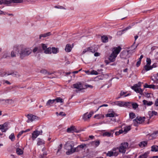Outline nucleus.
<instances>
[{
  "label": "nucleus",
  "mask_w": 158,
  "mask_h": 158,
  "mask_svg": "<svg viewBox=\"0 0 158 158\" xmlns=\"http://www.w3.org/2000/svg\"><path fill=\"white\" fill-rule=\"evenodd\" d=\"M55 8H57L58 9H65V8L63 7L62 6H55Z\"/></svg>",
  "instance_id": "51"
},
{
  "label": "nucleus",
  "mask_w": 158,
  "mask_h": 158,
  "mask_svg": "<svg viewBox=\"0 0 158 158\" xmlns=\"http://www.w3.org/2000/svg\"><path fill=\"white\" fill-rule=\"evenodd\" d=\"M143 102L144 105H147L148 106H150L153 104V102L152 101H148L146 100H143Z\"/></svg>",
  "instance_id": "19"
},
{
  "label": "nucleus",
  "mask_w": 158,
  "mask_h": 158,
  "mask_svg": "<svg viewBox=\"0 0 158 158\" xmlns=\"http://www.w3.org/2000/svg\"><path fill=\"white\" fill-rule=\"evenodd\" d=\"M40 73L44 74H46L47 75H51L52 74V73H50L48 72L46 70L42 69L40 71Z\"/></svg>",
  "instance_id": "27"
},
{
  "label": "nucleus",
  "mask_w": 158,
  "mask_h": 158,
  "mask_svg": "<svg viewBox=\"0 0 158 158\" xmlns=\"http://www.w3.org/2000/svg\"><path fill=\"white\" fill-rule=\"evenodd\" d=\"M100 142L99 141H96L95 142V145L96 146H97L99 145L100 144Z\"/></svg>",
  "instance_id": "60"
},
{
  "label": "nucleus",
  "mask_w": 158,
  "mask_h": 158,
  "mask_svg": "<svg viewBox=\"0 0 158 158\" xmlns=\"http://www.w3.org/2000/svg\"><path fill=\"white\" fill-rule=\"evenodd\" d=\"M58 115H62V116H65L66 115V114L63 112H60Z\"/></svg>",
  "instance_id": "57"
},
{
  "label": "nucleus",
  "mask_w": 158,
  "mask_h": 158,
  "mask_svg": "<svg viewBox=\"0 0 158 158\" xmlns=\"http://www.w3.org/2000/svg\"><path fill=\"white\" fill-rule=\"evenodd\" d=\"M78 147L79 148H83L84 147L86 146V144H83L81 145H79L78 146Z\"/></svg>",
  "instance_id": "49"
},
{
  "label": "nucleus",
  "mask_w": 158,
  "mask_h": 158,
  "mask_svg": "<svg viewBox=\"0 0 158 158\" xmlns=\"http://www.w3.org/2000/svg\"><path fill=\"white\" fill-rule=\"evenodd\" d=\"M141 86V82H139L138 84H135L133 86H131V88L137 93H139L140 94L142 95L143 94V90L140 88Z\"/></svg>",
  "instance_id": "3"
},
{
  "label": "nucleus",
  "mask_w": 158,
  "mask_h": 158,
  "mask_svg": "<svg viewBox=\"0 0 158 158\" xmlns=\"http://www.w3.org/2000/svg\"><path fill=\"white\" fill-rule=\"evenodd\" d=\"M135 42L131 46V47L130 48H129V49H130L129 50H130V51H132L134 50H135L137 46H136L135 45H134L135 44Z\"/></svg>",
  "instance_id": "33"
},
{
  "label": "nucleus",
  "mask_w": 158,
  "mask_h": 158,
  "mask_svg": "<svg viewBox=\"0 0 158 158\" xmlns=\"http://www.w3.org/2000/svg\"><path fill=\"white\" fill-rule=\"evenodd\" d=\"M72 49L71 45L70 44H67L66 45L65 48V51L67 52H70Z\"/></svg>",
  "instance_id": "14"
},
{
  "label": "nucleus",
  "mask_w": 158,
  "mask_h": 158,
  "mask_svg": "<svg viewBox=\"0 0 158 158\" xmlns=\"http://www.w3.org/2000/svg\"><path fill=\"white\" fill-rule=\"evenodd\" d=\"M108 106V105L107 104H104L102 105L99 106V107L98 108L97 110V111H98L100 107H103V106L107 107Z\"/></svg>",
  "instance_id": "58"
},
{
  "label": "nucleus",
  "mask_w": 158,
  "mask_h": 158,
  "mask_svg": "<svg viewBox=\"0 0 158 158\" xmlns=\"http://www.w3.org/2000/svg\"><path fill=\"white\" fill-rule=\"evenodd\" d=\"M21 47V49L19 51V57L23 59L26 56H29L32 52V50L29 48H25L23 45H19Z\"/></svg>",
  "instance_id": "1"
},
{
  "label": "nucleus",
  "mask_w": 158,
  "mask_h": 158,
  "mask_svg": "<svg viewBox=\"0 0 158 158\" xmlns=\"http://www.w3.org/2000/svg\"><path fill=\"white\" fill-rule=\"evenodd\" d=\"M151 151L152 152H157L158 151V146L153 145L151 147Z\"/></svg>",
  "instance_id": "26"
},
{
  "label": "nucleus",
  "mask_w": 158,
  "mask_h": 158,
  "mask_svg": "<svg viewBox=\"0 0 158 158\" xmlns=\"http://www.w3.org/2000/svg\"><path fill=\"white\" fill-rule=\"evenodd\" d=\"M128 146V143L127 142H124L121 144L119 148V152L122 153H125L126 152V149Z\"/></svg>",
  "instance_id": "5"
},
{
  "label": "nucleus",
  "mask_w": 158,
  "mask_h": 158,
  "mask_svg": "<svg viewBox=\"0 0 158 158\" xmlns=\"http://www.w3.org/2000/svg\"><path fill=\"white\" fill-rule=\"evenodd\" d=\"M16 153L17 154L20 155L23 153V152L22 149L18 148L16 149Z\"/></svg>",
  "instance_id": "31"
},
{
  "label": "nucleus",
  "mask_w": 158,
  "mask_h": 158,
  "mask_svg": "<svg viewBox=\"0 0 158 158\" xmlns=\"http://www.w3.org/2000/svg\"><path fill=\"white\" fill-rule=\"evenodd\" d=\"M74 144L73 141L67 142L65 144L64 148L65 149L68 151L66 152V154L69 155L75 152V150H73Z\"/></svg>",
  "instance_id": "2"
},
{
  "label": "nucleus",
  "mask_w": 158,
  "mask_h": 158,
  "mask_svg": "<svg viewBox=\"0 0 158 158\" xmlns=\"http://www.w3.org/2000/svg\"><path fill=\"white\" fill-rule=\"evenodd\" d=\"M129 117L131 119H133L135 117V114L133 113H131L129 114Z\"/></svg>",
  "instance_id": "38"
},
{
  "label": "nucleus",
  "mask_w": 158,
  "mask_h": 158,
  "mask_svg": "<svg viewBox=\"0 0 158 158\" xmlns=\"http://www.w3.org/2000/svg\"><path fill=\"white\" fill-rule=\"evenodd\" d=\"M37 51L39 52H40V49L39 48L35 47L33 49V52L34 53H35Z\"/></svg>",
  "instance_id": "36"
},
{
  "label": "nucleus",
  "mask_w": 158,
  "mask_h": 158,
  "mask_svg": "<svg viewBox=\"0 0 158 158\" xmlns=\"http://www.w3.org/2000/svg\"><path fill=\"white\" fill-rule=\"evenodd\" d=\"M73 88L77 89L79 90H81L83 89V86L81 83L78 82L73 85Z\"/></svg>",
  "instance_id": "10"
},
{
  "label": "nucleus",
  "mask_w": 158,
  "mask_h": 158,
  "mask_svg": "<svg viewBox=\"0 0 158 158\" xmlns=\"http://www.w3.org/2000/svg\"><path fill=\"white\" fill-rule=\"evenodd\" d=\"M148 114L149 116V118H151L154 115H156L157 114V113L155 111H149L148 112Z\"/></svg>",
  "instance_id": "18"
},
{
  "label": "nucleus",
  "mask_w": 158,
  "mask_h": 158,
  "mask_svg": "<svg viewBox=\"0 0 158 158\" xmlns=\"http://www.w3.org/2000/svg\"><path fill=\"white\" fill-rule=\"evenodd\" d=\"M62 147V144H61L58 147V149L57 150V152H58L60 151V150L61 149Z\"/></svg>",
  "instance_id": "56"
},
{
  "label": "nucleus",
  "mask_w": 158,
  "mask_h": 158,
  "mask_svg": "<svg viewBox=\"0 0 158 158\" xmlns=\"http://www.w3.org/2000/svg\"><path fill=\"white\" fill-rule=\"evenodd\" d=\"M73 150H75V152H78L81 150V149L79 148V147H78V146L76 148H73Z\"/></svg>",
  "instance_id": "53"
},
{
  "label": "nucleus",
  "mask_w": 158,
  "mask_h": 158,
  "mask_svg": "<svg viewBox=\"0 0 158 158\" xmlns=\"http://www.w3.org/2000/svg\"><path fill=\"white\" fill-rule=\"evenodd\" d=\"M23 0H9L6 1L5 3L6 4H9L12 3H18L22 2Z\"/></svg>",
  "instance_id": "12"
},
{
  "label": "nucleus",
  "mask_w": 158,
  "mask_h": 158,
  "mask_svg": "<svg viewBox=\"0 0 158 158\" xmlns=\"http://www.w3.org/2000/svg\"><path fill=\"white\" fill-rule=\"evenodd\" d=\"M131 129V127L130 126H128L125 127L124 129V131L125 132H127L128 131H130Z\"/></svg>",
  "instance_id": "37"
},
{
  "label": "nucleus",
  "mask_w": 158,
  "mask_h": 158,
  "mask_svg": "<svg viewBox=\"0 0 158 158\" xmlns=\"http://www.w3.org/2000/svg\"><path fill=\"white\" fill-rule=\"evenodd\" d=\"M148 144V142L147 141H142L139 144V146L141 148H143L146 146Z\"/></svg>",
  "instance_id": "16"
},
{
  "label": "nucleus",
  "mask_w": 158,
  "mask_h": 158,
  "mask_svg": "<svg viewBox=\"0 0 158 158\" xmlns=\"http://www.w3.org/2000/svg\"><path fill=\"white\" fill-rule=\"evenodd\" d=\"M93 114H94V112H92V111L90 112L89 113V114H88V116H87L88 118H90Z\"/></svg>",
  "instance_id": "54"
},
{
  "label": "nucleus",
  "mask_w": 158,
  "mask_h": 158,
  "mask_svg": "<svg viewBox=\"0 0 158 158\" xmlns=\"http://www.w3.org/2000/svg\"><path fill=\"white\" fill-rule=\"evenodd\" d=\"M45 144V141L40 138L38 139L37 144L38 145H40Z\"/></svg>",
  "instance_id": "22"
},
{
  "label": "nucleus",
  "mask_w": 158,
  "mask_h": 158,
  "mask_svg": "<svg viewBox=\"0 0 158 158\" xmlns=\"http://www.w3.org/2000/svg\"><path fill=\"white\" fill-rule=\"evenodd\" d=\"M55 101H56L57 102L62 103L63 102V100L60 97L57 98L56 99H54Z\"/></svg>",
  "instance_id": "34"
},
{
  "label": "nucleus",
  "mask_w": 158,
  "mask_h": 158,
  "mask_svg": "<svg viewBox=\"0 0 158 158\" xmlns=\"http://www.w3.org/2000/svg\"><path fill=\"white\" fill-rule=\"evenodd\" d=\"M148 152H145L143 154L140 155L139 156V158H147L148 156Z\"/></svg>",
  "instance_id": "32"
},
{
  "label": "nucleus",
  "mask_w": 158,
  "mask_h": 158,
  "mask_svg": "<svg viewBox=\"0 0 158 158\" xmlns=\"http://www.w3.org/2000/svg\"><path fill=\"white\" fill-rule=\"evenodd\" d=\"M85 86H86V88L89 87L91 88H93V86L91 85H86Z\"/></svg>",
  "instance_id": "62"
},
{
  "label": "nucleus",
  "mask_w": 158,
  "mask_h": 158,
  "mask_svg": "<svg viewBox=\"0 0 158 158\" xmlns=\"http://www.w3.org/2000/svg\"><path fill=\"white\" fill-rule=\"evenodd\" d=\"M90 74L91 75H97L98 74V73L96 71L93 70L91 72Z\"/></svg>",
  "instance_id": "46"
},
{
  "label": "nucleus",
  "mask_w": 158,
  "mask_h": 158,
  "mask_svg": "<svg viewBox=\"0 0 158 158\" xmlns=\"http://www.w3.org/2000/svg\"><path fill=\"white\" fill-rule=\"evenodd\" d=\"M145 118V117H137L136 118L134 119L133 121L134 122H136L138 123H140L144 121Z\"/></svg>",
  "instance_id": "9"
},
{
  "label": "nucleus",
  "mask_w": 158,
  "mask_h": 158,
  "mask_svg": "<svg viewBox=\"0 0 158 158\" xmlns=\"http://www.w3.org/2000/svg\"><path fill=\"white\" fill-rule=\"evenodd\" d=\"M88 113L87 112L84 114L82 116V119L84 120L85 121H86L88 120V119H89L90 118H88Z\"/></svg>",
  "instance_id": "25"
},
{
  "label": "nucleus",
  "mask_w": 158,
  "mask_h": 158,
  "mask_svg": "<svg viewBox=\"0 0 158 158\" xmlns=\"http://www.w3.org/2000/svg\"><path fill=\"white\" fill-rule=\"evenodd\" d=\"M102 135L103 136H107L108 137L113 136V133L108 132H106L103 133Z\"/></svg>",
  "instance_id": "20"
},
{
  "label": "nucleus",
  "mask_w": 158,
  "mask_h": 158,
  "mask_svg": "<svg viewBox=\"0 0 158 158\" xmlns=\"http://www.w3.org/2000/svg\"><path fill=\"white\" fill-rule=\"evenodd\" d=\"M27 117L28 118V120L27 121V123L33 121L36 119V116L32 114H28Z\"/></svg>",
  "instance_id": "11"
},
{
  "label": "nucleus",
  "mask_w": 158,
  "mask_h": 158,
  "mask_svg": "<svg viewBox=\"0 0 158 158\" xmlns=\"http://www.w3.org/2000/svg\"><path fill=\"white\" fill-rule=\"evenodd\" d=\"M124 31H123V30H122L118 31L117 32V34L118 35H121L123 33V32Z\"/></svg>",
  "instance_id": "52"
},
{
  "label": "nucleus",
  "mask_w": 158,
  "mask_h": 158,
  "mask_svg": "<svg viewBox=\"0 0 158 158\" xmlns=\"http://www.w3.org/2000/svg\"><path fill=\"white\" fill-rule=\"evenodd\" d=\"M114 116V114L113 113H110L107 114L106 115V116L107 117H113Z\"/></svg>",
  "instance_id": "42"
},
{
  "label": "nucleus",
  "mask_w": 158,
  "mask_h": 158,
  "mask_svg": "<svg viewBox=\"0 0 158 158\" xmlns=\"http://www.w3.org/2000/svg\"><path fill=\"white\" fill-rule=\"evenodd\" d=\"M114 153V152L112 151H109L106 154L107 156H112Z\"/></svg>",
  "instance_id": "44"
},
{
  "label": "nucleus",
  "mask_w": 158,
  "mask_h": 158,
  "mask_svg": "<svg viewBox=\"0 0 158 158\" xmlns=\"http://www.w3.org/2000/svg\"><path fill=\"white\" fill-rule=\"evenodd\" d=\"M47 155V154L46 152H44L42 155H40L39 156L40 158H44L45 156Z\"/></svg>",
  "instance_id": "50"
},
{
  "label": "nucleus",
  "mask_w": 158,
  "mask_h": 158,
  "mask_svg": "<svg viewBox=\"0 0 158 158\" xmlns=\"http://www.w3.org/2000/svg\"><path fill=\"white\" fill-rule=\"evenodd\" d=\"M76 130V129L75 128V127L73 126H72L68 128L67 129V131L68 132H72V131H74L77 132Z\"/></svg>",
  "instance_id": "21"
},
{
  "label": "nucleus",
  "mask_w": 158,
  "mask_h": 158,
  "mask_svg": "<svg viewBox=\"0 0 158 158\" xmlns=\"http://www.w3.org/2000/svg\"><path fill=\"white\" fill-rule=\"evenodd\" d=\"M90 48H89V47L85 49L82 52V54H85V52H86L89 51H90Z\"/></svg>",
  "instance_id": "43"
},
{
  "label": "nucleus",
  "mask_w": 158,
  "mask_h": 158,
  "mask_svg": "<svg viewBox=\"0 0 158 158\" xmlns=\"http://www.w3.org/2000/svg\"><path fill=\"white\" fill-rule=\"evenodd\" d=\"M32 139L33 140H35L37 137L39 135V134H38L37 131H34L32 133Z\"/></svg>",
  "instance_id": "17"
},
{
  "label": "nucleus",
  "mask_w": 158,
  "mask_h": 158,
  "mask_svg": "<svg viewBox=\"0 0 158 158\" xmlns=\"http://www.w3.org/2000/svg\"><path fill=\"white\" fill-rule=\"evenodd\" d=\"M126 93V92H124L123 91H121L120 94V97L123 96V95L125 94Z\"/></svg>",
  "instance_id": "61"
},
{
  "label": "nucleus",
  "mask_w": 158,
  "mask_h": 158,
  "mask_svg": "<svg viewBox=\"0 0 158 158\" xmlns=\"http://www.w3.org/2000/svg\"><path fill=\"white\" fill-rule=\"evenodd\" d=\"M130 50H127V52L123 51L120 53V57L121 58H123L125 60H127V64L129 63V59L127 60L126 58V56L128 54Z\"/></svg>",
  "instance_id": "7"
},
{
  "label": "nucleus",
  "mask_w": 158,
  "mask_h": 158,
  "mask_svg": "<svg viewBox=\"0 0 158 158\" xmlns=\"http://www.w3.org/2000/svg\"><path fill=\"white\" fill-rule=\"evenodd\" d=\"M102 41L104 43H106L108 41V38L105 36H103L101 37Z\"/></svg>",
  "instance_id": "30"
},
{
  "label": "nucleus",
  "mask_w": 158,
  "mask_h": 158,
  "mask_svg": "<svg viewBox=\"0 0 158 158\" xmlns=\"http://www.w3.org/2000/svg\"><path fill=\"white\" fill-rule=\"evenodd\" d=\"M89 48H90V51L92 53H94L95 52V51H96L93 47H89Z\"/></svg>",
  "instance_id": "48"
},
{
  "label": "nucleus",
  "mask_w": 158,
  "mask_h": 158,
  "mask_svg": "<svg viewBox=\"0 0 158 158\" xmlns=\"http://www.w3.org/2000/svg\"><path fill=\"white\" fill-rule=\"evenodd\" d=\"M144 68L145 70H143V71H145V70L146 71H148L152 69V67H151V66L150 65H148L147 64H146L145 66H144Z\"/></svg>",
  "instance_id": "23"
},
{
  "label": "nucleus",
  "mask_w": 158,
  "mask_h": 158,
  "mask_svg": "<svg viewBox=\"0 0 158 158\" xmlns=\"http://www.w3.org/2000/svg\"><path fill=\"white\" fill-rule=\"evenodd\" d=\"M151 66V67H152V69L153 68L156 67V63H154L152 66Z\"/></svg>",
  "instance_id": "64"
},
{
  "label": "nucleus",
  "mask_w": 158,
  "mask_h": 158,
  "mask_svg": "<svg viewBox=\"0 0 158 158\" xmlns=\"http://www.w3.org/2000/svg\"><path fill=\"white\" fill-rule=\"evenodd\" d=\"M144 88L154 89L155 87V85H148L146 83L144 85Z\"/></svg>",
  "instance_id": "24"
},
{
  "label": "nucleus",
  "mask_w": 158,
  "mask_h": 158,
  "mask_svg": "<svg viewBox=\"0 0 158 158\" xmlns=\"http://www.w3.org/2000/svg\"><path fill=\"white\" fill-rule=\"evenodd\" d=\"M146 62H147V65H150L151 63V60L150 58H147Z\"/></svg>",
  "instance_id": "41"
},
{
  "label": "nucleus",
  "mask_w": 158,
  "mask_h": 158,
  "mask_svg": "<svg viewBox=\"0 0 158 158\" xmlns=\"http://www.w3.org/2000/svg\"><path fill=\"white\" fill-rule=\"evenodd\" d=\"M52 48H47L46 50L44 51L45 54H51L52 53Z\"/></svg>",
  "instance_id": "29"
},
{
  "label": "nucleus",
  "mask_w": 158,
  "mask_h": 158,
  "mask_svg": "<svg viewBox=\"0 0 158 158\" xmlns=\"http://www.w3.org/2000/svg\"><path fill=\"white\" fill-rule=\"evenodd\" d=\"M132 106L133 108L134 109H135L138 106V104L136 103H132Z\"/></svg>",
  "instance_id": "39"
},
{
  "label": "nucleus",
  "mask_w": 158,
  "mask_h": 158,
  "mask_svg": "<svg viewBox=\"0 0 158 158\" xmlns=\"http://www.w3.org/2000/svg\"><path fill=\"white\" fill-rule=\"evenodd\" d=\"M51 33L50 32H48L43 34H40L39 36V39H41L42 37H46L51 35Z\"/></svg>",
  "instance_id": "15"
},
{
  "label": "nucleus",
  "mask_w": 158,
  "mask_h": 158,
  "mask_svg": "<svg viewBox=\"0 0 158 158\" xmlns=\"http://www.w3.org/2000/svg\"><path fill=\"white\" fill-rule=\"evenodd\" d=\"M41 46L43 49L44 51L46 50L47 48V45L44 44H41Z\"/></svg>",
  "instance_id": "45"
},
{
  "label": "nucleus",
  "mask_w": 158,
  "mask_h": 158,
  "mask_svg": "<svg viewBox=\"0 0 158 158\" xmlns=\"http://www.w3.org/2000/svg\"><path fill=\"white\" fill-rule=\"evenodd\" d=\"M141 61H140L139 60L137 62L136 64L137 67H139L141 63Z\"/></svg>",
  "instance_id": "63"
},
{
  "label": "nucleus",
  "mask_w": 158,
  "mask_h": 158,
  "mask_svg": "<svg viewBox=\"0 0 158 158\" xmlns=\"http://www.w3.org/2000/svg\"><path fill=\"white\" fill-rule=\"evenodd\" d=\"M52 52L54 54L58 52V49L57 48L52 47Z\"/></svg>",
  "instance_id": "35"
},
{
  "label": "nucleus",
  "mask_w": 158,
  "mask_h": 158,
  "mask_svg": "<svg viewBox=\"0 0 158 158\" xmlns=\"http://www.w3.org/2000/svg\"><path fill=\"white\" fill-rule=\"evenodd\" d=\"M21 49V47L19 45L15 46L11 53V56L12 57L16 56V55L19 56V51Z\"/></svg>",
  "instance_id": "4"
},
{
  "label": "nucleus",
  "mask_w": 158,
  "mask_h": 158,
  "mask_svg": "<svg viewBox=\"0 0 158 158\" xmlns=\"http://www.w3.org/2000/svg\"><path fill=\"white\" fill-rule=\"evenodd\" d=\"M121 49L122 48L120 46H118L117 47H114L113 48V52L112 53L114 54L115 56L116 55V56H117V55L120 52Z\"/></svg>",
  "instance_id": "8"
},
{
  "label": "nucleus",
  "mask_w": 158,
  "mask_h": 158,
  "mask_svg": "<svg viewBox=\"0 0 158 158\" xmlns=\"http://www.w3.org/2000/svg\"><path fill=\"white\" fill-rule=\"evenodd\" d=\"M9 138L12 141H13L15 139V136L14 135V133H12L9 136Z\"/></svg>",
  "instance_id": "40"
},
{
  "label": "nucleus",
  "mask_w": 158,
  "mask_h": 158,
  "mask_svg": "<svg viewBox=\"0 0 158 158\" xmlns=\"http://www.w3.org/2000/svg\"><path fill=\"white\" fill-rule=\"evenodd\" d=\"M133 26V25H129L126 28L123 29V31H127V30L131 28Z\"/></svg>",
  "instance_id": "47"
},
{
  "label": "nucleus",
  "mask_w": 158,
  "mask_h": 158,
  "mask_svg": "<svg viewBox=\"0 0 158 158\" xmlns=\"http://www.w3.org/2000/svg\"><path fill=\"white\" fill-rule=\"evenodd\" d=\"M116 57V55L115 56L114 54L111 53L109 57V60L110 62H114L115 61V59Z\"/></svg>",
  "instance_id": "13"
},
{
  "label": "nucleus",
  "mask_w": 158,
  "mask_h": 158,
  "mask_svg": "<svg viewBox=\"0 0 158 158\" xmlns=\"http://www.w3.org/2000/svg\"><path fill=\"white\" fill-rule=\"evenodd\" d=\"M23 133H24V131L19 132L17 136L18 137H19Z\"/></svg>",
  "instance_id": "55"
},
{
  "label": "nucleus",
  "mask_w": 158,
  "mask_h": 158,
  "mask_svg": "<svg viewBox=\"0 0 158 158\" xmlns=\"http://www.w3.org/2000/svg\"><path fill=\"white\" fill-rule=\"evenodd\" d=\"M55 102V100L54 99L51 100L50 99L48 100L47 102L46 103L47 106H51L52 104L53 103H54Z\"/></svg>",
  "instance_id": "28"
},
{
  "label": "nucleus",
  "mask_w": 158,
  "mask_h": 158,
  "mask_svg": "<svg viewBox=\"0 0 158 158\" xmlns=\"http://www.w3.org/2000/svg\"><path fill=\"white\" fill-rule=\"evenodd\" d=\"M114 103V105L120 107L128 106H130V104L131 103L130 102H124L123 101L115 102Z\"/></svg>",
  "instance_id": "6"
},
{
  "label": "nucleus",
  "mask_w": 158,
  "mask_h": 158,
  "mask_svg": "<svg viewBox=\"0 0 158 158\" xmlns=\"http://www.w3.org/2000/svg\"><path fill=\"white\" fill-rule=\"evenodd\" d=\"M101 116H100L99 114H96L94 115V118H97L99 119H100L101 118Z\"/></svg>",
  "instance_id": "59"
}]
</instances>
